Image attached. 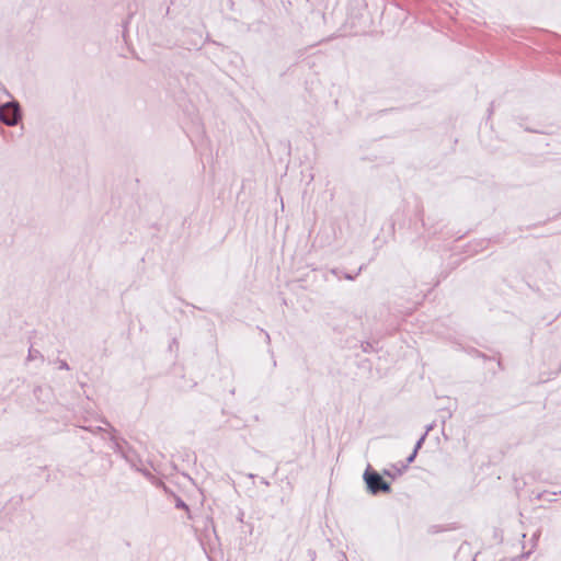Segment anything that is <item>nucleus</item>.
Listing matches in <instances>:
<instances>
[{"mask_svg": "<svg viewBox=\"0 0 561 561\" xmlns=\"http://www.w3.org/2000/svg\"><path fill=\"white\" fill-rule=\"evenodd\" d=\"M364 479L367 484L368 490L376 494L378 492H390L391 488L388 482H386L381 476L375 471H366L364 473Z\"/></svg>", "mask_w": 561, "mask_h": 561, "instance_id": "obj_1", "label": "nucleus"}, {"mask_svg": "<svg viewBox=\"0 0 561 561\" xmlns=\"http://www.w3.org/2000/svg\"><path fill=\"white\" fill-rule=\"evenodd\" d=\"M19 116L20 111L16 104L8 103L0 108V119L7 125L16 124Z\"/></svg>", "mask_w": 561, "mask_h": 561, "instance_id": "obj_2", "label": "nucleus"}]
</instances>
